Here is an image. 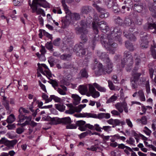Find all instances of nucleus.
Here are the masks:
<instances>
[{"instance_id":"obj_1","label":"nucleus","mask_w":156,"mask_h":156,"mask_svg":"<svg viewBox=\"0 0 156 156\" xmlns=\"http://www.w3.org/2000/svg\"><path fill=\"white\" fill-rule=\"evenodd\" d=\"M133 63V57L131 53L127 51L124 53V58L122 59L120 65H117V70L121 71L122 69L124 67L125 65L127 66L126 68L127 71H130L132 69Z\"/></svg>"},{"instance_id":"obj_2","label":"nucleus","mask_w":156,"mask_h":156,"mask_svg":"<svg viewBox=\"0 0 156 156\" xmlns=\"http://www.w3.org/2000/svg\"><path fill=\"white\" fill-rule=\"evenodd\" d=\"M81 27H78L75 29L76 33L77 34H81L80 38L83 41V43L86 42L87 40V34L88 33V30L87 29V25L86 21L82 20L80 22Z\"/></svg>"},{"instance_id":"obj_3","label":"nucleus","mask_w":156,"mask_h":156,"mask_svg":"<svg viewBox=\"0 0 156 156\" xmlns=\"http://www.w3.org/2000/svg\"><path fill=\"white\" fill-rule=\"evenodd\" d=\"M46 120L48 121H50V124L53 125L62 123L67 125L72 122L70 118L69 117L60 119L57 117L51 118L48 116L46 118Z\"/></svg>"},{"instance_id":"obj_4","label":"nucleus","mask_w":156,"mask_h":156,"mask_svg":"<svg viewBox=\"0 0 156 156\" xmlns=\"http://www.w3.org/2000/svg\"><path fill=\"white\" fill-rule=\"evenodd\" d=\"M92 27L94 31L97 33L98 32V29L99 28L102 32L105 33L109 30V28L108 26L107 23L104 21H102L96 23L93 22L92 23Z\"/></svg>"},{"instance_id":"obj_5","label":"nucleus","mask_w":156,"mask_h":156,"mask_svg":"<svg viewBox=\"0 0 156 156\" xmlns=\"http://www.w3.org/2000/svg\"><path fill=\"white\" fill-rule=\"evenodd\" d=\"M109 37L107 38L103 39L101 40V43L103 46L107 50L112 51V48H115L117 47V44L116 43H113L112 37L109 39Z\"/></svg>"},{"instance_id":"obj_6","label":"nucleus","mask_w":156,"mask_h":156,"mask_svg":"<svg viewBox=\"0 0 156 156\" xmlns=\"http://www.w3.org/2000/svg\"><path fill=\"white\" fill-rule=\"evenodd\" d=\"M141 73H135L130 78V82L132 88L133 89L137 88L139 85L138 80Z\"/></svg>"},{"instance_id":"obj_7","label":"nucleus","mask_w":156,"mask_h":156,"mask_svg":"<svg viewBox=\"0 0 156 156\" xmlns=\"http://www.w3.org/2000/svg\"><path fill=\"white\" fill-rule=\"evenodd\" d=\"M82 42H81L80 44H76L74 48V51L76 55L81 57L84 56L86 52L85 48L82 45Z\"/></svg>"},{"instance_id":"obj_8","label":"nucleus","mask_w":156,"mask_h":156,"mask_svg":"<svg viewBox=\"0 0 156 156\" xmlns=\"http://www.w3.org/2000/svg\"><path fill=\"white\" fill-rule=\"evenodd\" d=\"M98 71L97 73L95 71V73L98 76L102 75H105L107 73L109 74L111 73L112 70H110L109 69L106 67L104 68L103 67V66L102 64L99 63L98 66Z\"/></svg>"},{"instance_id":"obj_9","label":"nucleus","mask_w":156,"mask_h":156,"mask_svg":"<svg viewBox=\"0 0 156 156\" xmlns=\"http://www.w3.org/2000/svg\"><path fill=\"white\" fill-rule=\"evenodd\" d=\"M93 6L96 9L97 11L100 13L99 16L101 18H107L109 15V13L107 12L105 9L103 8H101L99 5L94 4Z\"/></svg>"},{"instance_id":"obj_10","label":"nucleus","mask_w":156,"mask_h":156,"mask_svg":"<svg viewBox=\"0 0 156 156\" xmlns=\"http://www.w3.org/2000/svg\"><path fill=\"white\" fill-rule=\"evenodd\" d=\"M115 107L116 109L121 113L123 111L126 113L128 112V107L127 103L125 101L122 103H118L115 105Z\"/></svg>"},{"instance_id":"obj_11","label":"nucleus","mask_w":156,"mask_h":156,"mask_svg":"<svg viewBox=\"0 0 156 156\" xmlns=\"http://www.w3.org/2000/svg\"><path fill=\"white\" fill-rule=\"evenodd\" d=\"M29 5L31 8L32 9V12L33 13L36 12L37 14H41L43 16H45V14L44 10L41 9H38V5H39L38 4L34 3V4H31L30 2H29Z\"/></svg>"},{"instance_id":"obj_12","label":"nucleus","mask_w":156,"mask_h":156,"mask_svg":"<svg viewBox=\"0 0 156 156\" xmlns=\"http://www.w3.org/2000/svg\"><path fill=\"white\" fill-rule=\"evenodd\" d=\"M97 55L98 57L105 62H109L110 59L108 55L105 52H102L100 51H97Z\"/></svg>"},{"instance_id":"obj_13","label":"nucleus","mask_w":156,"mask_h":156,"mask_svg":"<svg viewBox=\"0 0 156 156\" xmlns=\"http://www.w3.org/2000/svg\"><path fill=\"white\" fill-rule=\"evenodd\" d=\"M92 7L90 5H85L82 6L80 9V14L81 15L88 14L92 11Z\"/></svg>"},{"instance_id":"obj_14","label":"nucleus","mask_w":156,"mask_h":156,"mask_svg":"<svg viewBox=\"0 0 156 156\" xmlns=\"http://www.w3.org/2000/svg\"><path fill=\"white\" fill-rule=\"evenodd\" d=\"M89 90L91 95L93 98H96L99 96V92L96 91L94 86L90 84H89Z\"/></svg>"},{"instance_id":"obj_15","label":"nucleus","mask_w":156,"mask_h":156,"mask_svg":"<svg viewBox=\"0 0 156 156\" xmlns=\"http://www.w3.org/2000/svg\"><path fill=\"white\" fill-rule=\"evenodd\" d=\"M86 106V104L80 105L74 107V108H70L69 110L71 114L74 113L75 112H79L81 111L82 109L85 107Z\"/></svg>"},{"instance_id":"obj_16","label":"nucleus","mask_w":156,"mask_h":156,"mask_svg":"<svg viewBox=\"0 0 156 156\" xmlns=\"http://www.w3.org/2000/svg\"><path fill=\"white\" fill-rule=\"evenodd\" d=\"M144 28L147 30L154 29V30L153 33L156 34V24L155 23H152L148 22L144 26Z\"/></svg>"},{"instance_id":"obj_17","label":"nucleus","mask_w":156,"mask_h":156,"mask_svg":"<svg viewBox=\"0 0 156 156\" xmlns=\"http://www.w3.org/2000/svg\"><path fill=\"white\" fill-rule=\"evenodd\" d=\"M34 3L38 4L40 6L45 8L48 7L49 6L48 3L44 0H33L31 4H34Z\"/></svg>"},{"instance_id":"obj_18","label":"nucleus","mask_w":156,"mask_h":156,"mask_svg":"<svg viewBox=\"0 0 156 156\" xmlns=\"http://www.w3.org/2000/svg\"><path fill=\"white\" fill-rule=\"evenodd\" d=\"M73 1V0H62L61 2L62 5L64 10L66 11V14H69L70 12L68 9V7L66 4V2L68 3H72Z\"/></svg>"},{"instance_id":"obj_19","label":"nucleus","mask_w":156,"mask_h":156,"mask_svg":"<svg viewBox=\"0 0 156 156\" xmlns=\"http://www.w3.org/2000/svg\"><path fill=\"white\" fill-rule=\"evenodd\" d=\"M60 87L62 89L57 87L55 88V89L60 94L62 95H66V91L67 90L66 87L62 85H60Z\"/></svg>"},{"instance_id":"obj_20","label":"nucleus","mask_w":156,"mask_h":156,"mask_svg":"<svg viewBox=\"0 0 156 156\" xmlns=\"http://www.w3.org/2000/svg\"><path fill=\"white\" fill-rule=\"evenodd\" d=\"M71 97L73 99V103L75 105L79 104L80 102L81 98L76 94H72Z\"/></svg>"},{"instance_id":"obj_21","label":"nucleus","mask_w":156,"mask_h":156,"mask_svg":"<svg viewBox=\"0 0 156 156\" xmlns=\"http://www.w3.org/2000/svg\"><path fill=\"white\" fill-rule=\"evenodd\" d=\"M142 5L140 4H135L132 6V9L138 12H140L143 9Z\"/></svg>"},{"instance_id":"obj_22","label":"nucleus","mask_w":156,"mask_h":156,"mask_svg":"<svg viewBox=\"0 0 156 156\" xmlns=\"http://www.w3.org/2000/svg\"><path fill=\"white\" fill-rule=\"evenodd\" d=\"M17 142V141L16 140H13L11 141L7 140L5 146L12 149L13 147L16 144Z\"/></svg>"},{"instance_id":"obj_23","label":"nucleus","mask_w":156,"mask_h":156,"mask_svg":"<svg viewBox=\"0 0 156 156\" xmlns=\"http://www.w3.org/2000/svg\"><path fill=\"white\" fill-rule=\"evenodd\" d=\"M141 48H147L148 47V42L147 40L143 38L141 39L140 42Z\"/></svg>"},{"instance_id":"obj_24","label":"nucleus","mask_w":156,"mask_h":156,"mask_svg":"<svg viewBox=\"0 0 156 156\" xmlns=\"http://www.w3.org/2000/svg\"><path fill=\"white\" fill-rule=\"evenodd\" d=\"M133 25V23L132 22V21L129 18H126L124 21H123L122 26L125 27L126 26H130L131 27H132Z\"/></svg>"},{"instance_id":"obj_25","label":"nucleus","mask_w":156,"mask_h":156,"mask_svg":"<svg viewBox=\"0 0 156 156\" xmlns=\"http://www.w3.org/2000/svg\"><path fill=\"white\" fill-rule=\"evenodd\" d=\"M124 36L127 38L129 39L131 41H134L136 40V38L132 34H129L126 31L123 32Z\"/></svg>"},{"instance_id":"obj_26","label":"nucleus","mask_w":156,"mask_h":156,"mask_svg":"<svg viewBox=\"0 0 156 156\" xmlns=\"http://www.w3.org/2000/svg\"><path fill=\"white\" fill-rule=\"evenodd\" d=\"M116 0H105V5L108 8H110L113 6L114 4L116 2Z\"/></svg>"},{"instance_id":"obj_27","label":"nucleus","mask_w":156,"mask_h":156,"mask_svg":"<svg viewBox=\"0 0 156 156\" xmlns=\"http://www.w3.org/2000/svg\"><path fill=\"white\" fill-rule=\"evenodd\" d=\"M86 128H88L91 130H94V126L90 124H87L85 125V127H80L79 130L81 131H84L86 130Z\"/></svg>"},{"instance_id":"obj_28","label":"nucleus","mask_w":156,"mask_h":156,"mask_svg":"<svg viewBox=\"0 0 156 156\" xmlns=\"http://www.w3.org/2000/svg\"><path fill=\"white\" fill-rule=\"evenodd\" d=\"M110 117V114L107 113H101L98 114V119H102L105 118L106 119H108Z\"/></svg>"},{"instance_id":"obj_29","label":"nucleus","mask_w":156,"mask_h":156,"mask_svg":"<svg viewBox=\"0 0 156 156\" xmlns=\"http://www.w3.org/2000/svg\"><path fill=\"white\" fill-rule=\"evenodd\" d=\"M55 108L61 112H63L65 110V106L62 104H58L55 105Z\"/></svg>"},{"instance_id":"obj_30","label":"nucleus","mask_w":156,"mask_h":156,"mask_svg":"<svg viewBox=\"0 0 156 156\" xmlns=\"http://www.w3.org/2000/svg\"><path fill=\"white\" fill-rule=\"evenodd\" d=\"M79 90L81 94H84L87 91V89L86 86L80 85L79 86Z\"/></svg>"},{"instance_id":"obj_31","label":"nucleus","mask_w":156,"mask_h":156,"mask_svg":"<svg viewBox=\"0 0 156 156\" xmlns=\"http://www.w3.org/2000/svg\"><path fill=\"white\" fill-rule=\"evenodd\" d=\"M94 87L99 91L100 92H105L106 89L104 87H102L96 83H93Z\"/></svg>"},{"instance_id":"obj_32","label":"nucleus","mask_w":156,"mask_h":156,"mask_svg":"<svg viewBox=\"0 0 156 156\" xmlns=\"http://www.w3.org/2000/svg\"><path fill=\"white\" fill-rule=\"evenodd\" d=\"M125 46L126 48L130 51H133L134 50V48L133 44L129 41L126 42Z\"/></svg>"},{"instance_id":"obj_33","label":"nucleus","mask_w":156,"mask_h":156,"mask_svg":"<svg viewBox=\"0 0 156 156\" xmlns=\"http://www.w3.org/2000/svg\"><path fill=\"white\" fill-rule=\"evenodd\" d=\"M80 73L82 77L87 78L88 77V75L87 73V71L85 68H83L82 69Z\"/></svg>"},{"instance_id":"obj_34","label":"nucleus","mask_w":156,"mask_h":156,"mask_svg":"<svg viewBox=\"0 0 156 156\" xmlns=\"http://www.w3.org/2000/svg\"><path fill=\"white\" fill-rule=\"evenodd\" d=\"M45 47L47 49L50 51H53L54 49L53 48V46L51 41L48 42L45 44Z\"/></svg>"},{"instance_id":"obj_35","label":"nucleus","mask_w":156,"mask_h":156,"mask_svg":"<svg viewBox=\"0 0 156 156\" xmlns=\"http://www.w3.org/2000/svg\"><path fill=\"white\" fill-rule=\"evenodd\" d=\"M15 118L14 115L11 114L8 117L6 121L8 123H11L15 121Z\"/></svg>"},{"instance_id":"obj_36","label":"nucleus","mask_w":156,"mask_h":156,"mask_svg":"<svg viewBox=\"0 0 156 156\" xmlns=\"http://www.w3.org/2000/svg\"><path fill=\"white\" fill-rule=\"evenodd\" d=\"M42 97L43 99L45 101V103H48L51 101V95L50 97L48 98V96L45 94L43 93Z\"/></svg>"},{"instance_id":"obj_37","label":"nucleus","mask_w":156,"mask_h":156,"mask_svg":"<svg viewBox=\"0 0 156 156\" xmlns=\"http://www.w3.org/2000/svg\"><path fill=\"white\" fill-rule=\"evenodd\" d=\"M91 133V131L88 130L85 132L81 133L79 135V136L80 138L81 139L85 137L88 135L90 136Z\"/></svg>"},{"instance_id":"obj_38","label":"nucleus","mask_w":156,"mask_h":156,"mask_svg":"<svg viewBox=\"0 0 156 156\" xmlns=\"http://www.w3.org/2000/svg\"><path fill=\"white\" fill-rule=\"evenodd\" d=\"M138 94L140 100L142 101H145V98L143 91L142 90H139L138 92Z\"/></svg>"},{"instance_id":"obj_39","label":"nucleus","mask_w":156,"mask_h":156,"mask_svg":"<svg viewBox=\"0 0 156 156\" xmlns=\"http://www.w3.org/2000/svg\"><path fill=\"white\" fill-rule=\"evenodd\" d=\"M72 16L73 19L75 20H79L80 18V15L79 13H78L74 12L73 13Z\"/></svg>"},{"instance_id":"obj_40","label":"nucleus","mask_w":156,"mask_h":156,"mask_svg":"<svg viewBox=\"0 0 156 156\" xmlns=\"http://www.w3.org/2000/svg\"><path fill=\"white\" fill-rule=\"evenodd\" d=\"M86 123L85 121L83 120H80L77 121L76 122V125L77 126H79V128L81 127H84L85 126H83Z\"/></svg>"},{"instance_id":"obj_41","label":"nucleus","mask_w":156,"mask_h":156,"mask_svg":"<svg viewBox=\"0 0 156 156\" xmlns=\"http://www.w3.org/2000/svg\"><path fill=\"white\" fill-rule=\"evenodd\" d=\"M84 115L85 117L98 119V114L97 115L94 113H86Z\"/></svg>"},{"instance_id":"obj_42","label":"nucleus","mask_w":156,"mask_h":156,"mask_svg":"<svg viewBox=\"0 0 156 156\" xmlns=\"http://www.w3.org/2000/svg\"><path fill=\"white\" fill-rule=\"evenodd\" d=\"M115 23L118 25L123 26V20L120 17H117L115 20Z\"/></svg>"},{"instance_id":"obj_43","label":"nucleus","mask_w":156,"mask_h":156,"mask_svg":"<svg viewBox=\"0 0 156 156\" xmlns=\"http://www.w3.org/2000/svg\"><path fill=\"white\" fill-rule=\"evenodd\" d=\"M119 149H124V148H126V149L129 150L130 151H133L132 149L129 147L125 146L124 144H118V147Z\"/></svg>"},{"instance_id":"obj_44","label":"nucleus","mask_w":156,"mask_h":156,"mask_svg":"<svg viewBox=\"0 0 156 156\" xmlns=\"http://www.w3.org/2000/svg\"><path fill=\"white\" fill-rule=\"evenodd\" d=\"M117 97L115 95L112 96L106 102L107 103H110L116 100Z\"/></svg>"},{"instance_id":"obj_45","label":"nucleus","mask_w":156,"mask_h":156,"mask_svg":"<svg viewBox=\"0 0 156 156\" xmlns=\"http://www.w3.org/2000/svg\"><path fill=\"white\" fill-rule=\"evenodd\" d=\"M112 7L113 11L115 13L118 12L120 11V9L119 8L118 5L116 2L114 4V5Z\"/></svg>"},{"instance_id":"obj_46","label":"nucleus","mask_w":156,"mask_h":156,"mask_svg":"<svg viewBox=\"0 0 156 156\" xmlns=\"http://www.w3.org/2000/svg\"><path fill=\"white\" fill-rule=\"evenodd\" d=\"M48 79L50 80V81L48 82L50 84H51L52 86L54 88H57V87L58 86V83L55 80L50 79L48 78Z\"/></svg>"},{"instance_id":"obj_47","label":"nucleus","mask_w":156,"mask_h":156,"mask_svg":"<svg viewBox=\"0 0 156 156\" xmlns=\"http://www.w3.org/2000/svg\"><path fill=\"white\" fill-rule=\"evenodd\" d=\"M151 54L154 59H156V50L153 48H150Z\"/></svg>"},{"instance_id":"obj_48","label":"nucleus","mask_w":156,"mask_h":156,"mask_svg":"<svg viewBox=\"0 0 156 156\" xmlns=\"http://www.w3.org/2000/svg\"><path fill=\"white\" fill-rule=\"evenodd\" d=\"M142 19L140 17H137L135 21V23L138 25H141L142 23Z\"/></svg>"},{"instance_id":"obj_49","label":"nucleus","mask_w":156,"mask_h":156,"mask_svg":"<svg viewBox=\"0 0 156 156\" xmlns=\"http://www.w3.org/2000/svg\"><path fill=\"white\" fill-rule=\"evenodd\" d=\"M51 100L53 99L55 102H60L61 101L60 98L54 95H51Z\"/></svg>"},{"instance_id":"obj_50","label":"nucleus","mask_w":156,"mask_h":156,"mask_svg":"<svg viewBox=\"0 0 156 156\" xmlns=\"http://www.w3.org/2000/svg\"><path fill=\"white\" fill-rule=\"evenodd\" d=\"M77 128V126L75 124H70L66 126V128L67 129H75Z\"/></svg>"},{"instance_id":"obj_51","label":"nucleus","mask_w":156,"mask_h":156,"mask_svg":"<svg viewBox=\"0 0 156 156\" xmlns=\"http://www.w3.org/2000/svg\"><path fill=\"white\" fill-rule=\"evenodd\" d=\"M60 83L61 85H65L67 86H69V82L67 81L66 79H63L60 81Z\"/></svg>"},{"instance_id":"obj_52","label":"nucleus","mask_w":156,"mask_h":156,"mask_svg":"<svg viewBox=\"0 0 156 156\" xmlns=\"http://www.w3.org/2000/svg\"><path fill=\"white\" fill-rule=\"evenodd\" d=\"M154 5L150 4L149 5V9L152 12H154L155 11V9L156 7V3H155L154 2Z\"/></svg>"},{"instance_id":"obj_53","label":"nucleus","mask_w":156,"mask_h":156,"mask_svg":"<svg viewBox=\"0 0 156 156\" xmlns=\"http://www.w3.org/2000/svg\"><path fill=\"white\" fill-rule=\"evenodd\" d=\"M3 105L5 107V109L7 110H9V101H3L2 103Z\"/></svg>"},{"instance_id":"obj_54","label":"nucleus","mask_w":156,"mask_h":156,"mask_svg":"<svg viewBox=\"0 0 156 156\" xmlns=\"http://www.w3.org/2000/svg\"><path fill=\"white\" fill-rule=\"evenodd\" d=\"M145 130H144V132L146 134V135L148 136H150L151 133V131L147 127L145 126L144 127Z\"/></svg>"},{"instance_id":"obj_55","label":"nucleus","mask_w":156,"mask_h":156,"mask_svg":"<svg viewBox=\"0 0 156 156\" xmlns=\"http://www.w3.org/2000/svg\"><path fill=\"white\" fill-rule=\"evenodd\" d=\"M108 86L110 89L112 90H115V87L112 82L109 80L108 81Z\"/></svg>"},{"instance_id":"obj_56","label":"nucleus","mask_w":156,"mask_h":156,"mask_svg":"<svg viewBox=\"0 0 156 156\" xmlns=\"http://www.w3.org/2000/svg\"><path fill=\"white\" fill-rule=\"evenodd\" d=\"M69 23V22L67 20H65L64 21H62V27L64 28H65L66 26L68 25Z\"/></svg>"},{"instance_id":"obj_57","label":"nucleus","mask_w":156,"mask_h":156,"mask_svg":"<svg viewBox=\"0 0 156 156\" xmlns=\"http://www.w3.org/2000/svg\"><path fill=\"white\" fill-rule=\"evenodd\" d=\"M41 49L40 50V52L41 53V55H44L46 52V50L44 46L41 45Z\"/></svg>"},{"instance_id":"obj_58","label":"nucleus","mask_w":156,"mask_h":156,"mask_svg":"<svg viewBox=\"0 0 156 156\" xmlns=\"http://www.w3.org/2000/svg\"><path fill=\"white\" fill-rule=\"evenodd\" d=\"M106 62L107 64L106 67L109 69L110 71L112 70L113 64L112 63L110 62V60H109V62Z\"/></svg>"},{"instance_id":"obj_59","label":"nucleus","mask_w":156,"mask_h":156,"mask_svg":"<svg viewBox=\"0 0 156 156\" xmlns=\"http://www.w3.org/2000/svg\"><path fill=\"white\" fill-rule=\"evenodd\" d=\"M37 66H38V69L40 72L43 74L45 75V73L43 71L42 66L41 64H40L39 63H38L37 64Z\"/></svg>"},{"instance_id":"obj_60","label":"nucleus","mask_w":156,"mask_h":156,"mask_svg":"<svg viewBox=\"0 0 156 156\" xmlns=\"http://www.w3.org/2000/svg\"><path fill=\"white\" fill-rule=\"evenodd\" d=\"M22 111H23L24 112L27 113H29V111L27 110L24 108L21 107L19 110V112L20 115H21V112Z\"/></svg>"},{"instance_id":"obj_61","label":"nucleus","mask_w":156,"mask_h":156,"mask_svg":"<svg viewBox=\"0 0 156 156\" xmlns=\"http://www.w3.org/2000/svg\"><path fill=\"white\" fill-rule=\"evenodd\" d=\"M24 129L23 128L19 127L16 129V133L18 134H21L24 132Z\"/></svg>"},{"instance_id":"obj_62","label":"nucleus","mask_w":156,"mask_h":156,"mask_svg":"<svg viewBox=\"0 0 156 156\" xmlns=\"http://www.w3.org/2000/svg\"><path fill=\"white\" fill-rule=\"evenodd\" d=\"M60 38H57L54 40L53 42L54 45L56 46H58L60 44Z\"/></svg>"},{"instance_id":"obj_63","label":"nucleus","mask_w":156,"mask_h":156,"mask_svg":"<svg viewBox=\"0 0 156 156\" xmlns=\"http://www.w3.org/2000/svg\"><path fill=\"white\" fill-rule=\"evenodd\" d=\"M94 130H95L96 131L99 132L101 131V129L102 128H101L99 126V125L98 124H96L94 125Z\"/></svg>"},{"instance_id":"obj_64","label":"nucleus","mask_w":156,"mask_h":156,"mask_svg":"<svg viewBox=\"0 0 156 156\" xmlns=\"http://www.w3.org/2000/svg\"><path fill=\"white\" fill-rule=\"evenodd\" d=\"M70 56V55L69 54H63L60 56V58L62 59L66 60L67 58H69Z\"/></svg>"}]
</instances>
